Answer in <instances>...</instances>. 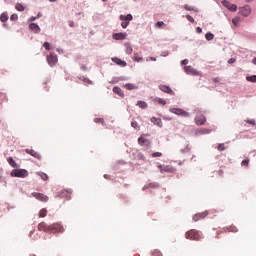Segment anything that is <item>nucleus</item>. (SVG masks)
Returning <instances> with one entry per match:
<instances>
[{"label": "nucleus", "instance_id": "obj_46", "mask_svg": "<svg viewBox=\"0 0 256 256\" xmlns=\"http://www.w3.org/2000/svg\"><path fill=\"white\" fill-rule=\"evenodd\" d=\"M186 18L188 21H190V23H195V18H193L191 15H187Z\"/></svg>", "mask_w": 256, "mask_h": 256}, {"label": "nucleus", "instance_id": "obj_43", "mask_svg": "<svg viewBox=\"0 0 256 256\" xmlns=\"http://www.w3.org/2000/svg\"><path fill=\"white\" fill-rule=\"evenodd\" d=\"M17 19H19V16H18L17 14H12V15L10 16V20H11V21H17Z\"/></svg>", "mask_w": 256, "mask_h": 256}, {"label": "nucleus", "instance_id": "obj_20", "mask_svg": "<svg viewBox=\"0 0 256 256\" xmlns=\"http://www.w3.org/2000/svg\"><path fill=\"white\" fill-rule=\"evenodd\" d=\"M150 121L151 123H153L154 125H157L158 127H163V121L161 120V118L152 117Z\"/></svg>", "mask_w": 256, "mask_h": 256}, {"label": "nucleus", "instance_id": "obj_47", "mask_svg": "<svg viewBox=\"0 0 256 256\" xmlns=\"http://www.w3.org/2000/svg\"><path fill=\"white\" fill-rule=\"evenodd\" d=\"M157 101L160 105H167V102H165L164 99L159 98Z\"/></svg>", "mask_w": 256, "mask_h": 256}, {"label": "nucleus", "instance_id": "obj_49", "mask_svg": "<svg viewBox=\"0 0 256 256\" xmlns=\"http://www.w3.org/2000/svg\"><path fill=\"white\" fill-rule=\"evenodd\" d=\"M197 33H203V29L201 27L196 28Z\"/></svg>", "mask_w": 256, "mask_h": 256}, {"label": "nucleus", "instance_id": "obj_8", "mask_svg": "<svg viewBox=\"0 0 256 256\" xmlns=\"http://www.w3.org/2000/svg\"><path fill=\"white\" fill-rule=\"evenodd\" d=\"M65 231V228L61 224H52L50 225V232L49 233H63Z\"/></svg>", "mask_w": 256, "mask_h": 256}, {"label": "nucleus", "instance_id": "obj_7", "mask_svg": "<svg viewBox=\"0 0 256 256\" xmlns=\"http://www.w3.org/2000/svg\"><path fill=\"white\" fill-rule=\"evenodd\" d=\"M158 169L160 170V173H175V168L171 165L163 166L159 164Z\"/></svg>", "mask_w": 256, "mask_h": 256}, {"label": "nucleus", "instance_id": "obj_37", "mask_svg": "<svg viewBox=\"0 0 256 256\" xmlns=\"http://www.w3.org/2000/svg\"><path fill=\"white\" fill-rule=\"evenodd\" d=\"M94 123H100L101 125H105V120L103 118H95Z\"/></svg>", "mask_w": 256, "mask_h": 256}, {"label": "nucleus", "instance_id": "obj_54", "mask_svg": "<svg viewBox=\"0 0 256 256\" xmlns=\"http://www.w3.org/2000/svg\"><path fill=\"white\" fill-rule=\"evenodd\" d=\"M252 63H254V65H256V57L252 60Z\"/></svg>", "mask_w": 256, "mask_h": 256}, {"label": "nucleus", "instance_id": "obj_17", "mask_svg": "<svg viewBox=\"0 0 256 256\" xmlns=\"http://www.w3.org/2000/svg\"><path fill=\"white\" fill-rule=\"evenodd\" d=\"M195 123L196 125H205V123H207V118H205L203 115L196 116Z\"/></svg>", "mask_w": 256, "mask_h": 256}, {"label": "nucleus", "instance_id": "obj_25", "mask_svg": "<svg viewBox=\"0 0 256 256\" xmlns=\"http://www.w3.org/2000/svg\"><path fill=\"white\" fill-rule=\"evenodd\" d=\"M136 105L137 107H140V109H147V104L145 101H138Z\"/></svg>", "mask_w": 256, "mask_h": 256}, {"label": "nucleus", "instance_id": "obj_60", "mask_svg": "<svg viewBox=\"0 0 256 256\" xmlns=\"http://www.w3.org/2000/svg\"><path fill=\"white\" fill-rule=\"evenodd\" d=\"M214 81H215V83H217V81H218L217 78H215Z\"/></svg>", "mask_w": 256, "mask_h": 256}, {"label": "nucleus", "instance_id": "obj_24", "mask_svg": "<svg viewBox=\"0 0 256 256\" xmlns=\"http://www.w3.org/2000/svg\"><path fill=\"white\" fill-rule=\"evenodd\" d=\"M183 9H185V11H194L195 13H197V9H195V7L193 6H189V4H186L183 6Z\"/></svg>", "mask_w": 256, "mask_h": 256}, {"label": "nucleus", "instance_id": "obj_23", "mask_svg": "<svg viewBox=\"0 0 256 256\" xmlns=\"http://www.w3.org/2000/svg\"><path fill=\"white\" fill-rule=\"evenodd\" d=\"M113 93L116 95H119V97H123V90H121L118 86H115L113 88Z\"/></svg>", "mask_w": 256, "mask_h": 256}, {"label": "nucleus", "instance_id": "obj_44", "mask_svg": "<svg viewBox=\"0 0 256 256\" xmlns=\"http://www.w3.org/2000/svg\"><path fill=\"white\" fill-rule=\"evenodd\" d=\"M152 157H163V153H161V152H154V153H152Z\"/></svg>", "mask_w": 256, "mask_h": 256}, {"label": "nucleus", "instance_id": "obj_29", "mask_svg": "<svg viewBox=\"0 0 256 256\" xmlns=\"http://www.w3.org/2000/svg\"><path fill=\"white\" fill-rule=\"evenodd\" d=\"M125 47H126L125 51H126L127 55H131L133 53V47H131V45H129V44H126Z\"/></svg>", "mask_w": 256, "mask_h": 256}, {"label": "nucleus", "instance_id": "obj_51", "mask_svg": "<svg viewBox=\"0 0 256 256\" xmlns=\"http://www.w3.org/2000/svg\"><path fill=\"white\" fill-rule=\"evenodd\" d=\"M247 123H249V125H255V120H248Z\"/></svg>", "mask_w": 256, "mask_h": 256}, {"label": "nucleus", "instance_id": "obj_9", "mask_svg": "<svg viewBox=\"0 0 256 256\" xmlns=\"http://www.w3.org/2000/svg\"><path fill=\"white\" fill-rule=\"evenodd\" d=\"M57 61H59V59L55 53H51L47 56V63L50 67H54Z\"/></svg>", "mask_w": 256, "mask_h": 256}, {"label": "nucleus", "instance_id": "obj_53", "mask_svg": "<svg viewBox=\"0 0 256 256\" xmlns=\"http://www.w3.org/2000/svg\"><path fill=\"white\" fill-rule=\"evenodd\" d=\"M150 61H157V58L150 57Z\"/></svg>", "mask_w": 256, "mask_h": 256}, {"label": "nucleus", "instance_id": "obj_32", "mask_svg": "<svg viewBox=\"0 0 256 256\" xmlns=\"http://www.w3.org/2000/svg\"><path fill=\"white\" fill-rule=\"evenodd\" d=\"M133 61H136V63H139L143 61V57L139 56V54H134Z\"/></svg>", "mask_w": 256, "mask_h": 256}, {"label": "nucleus", "instance_id": "obj_22", "mask_svg": "<svg viewBox=\"0 0 256 256\" xmlns=\"http://www.w3.org/2000/svg\"><path fill=\"white\" fill-rule=\"evenodd\" d=\"M0 21L2 23H7V21H9V15L7 14V12L1 14Z\"/></svg>", "mask_w": 256, "mask_h": 256}, {"label": "nucleus", "instance_id": "obj_62", "mask_svg": "<svg viewBox=\"0 0 256 256\" xmlns=\"http://www.w3.org/2000/svg\"><path fill=\"white\" fill-rule=\"evenodd\" d=\"M88 83H91V80H88Z\"/></svg>", "mask_w": 256, "mask_h": 256}, {"label": "nucleus", "instance_id": "obj_2", "mask_svg": "<svg viewBox=\"0 0 256 256\" xmlns=\"http://www.w3.org/2000/svg\"><path fill=\"white\" fill-rule=\"evenodd\" d=\"M120 21H122L121 23V27L122 29H127V27H129V23H131V21H133V15L128 14V15H120L119 17Z\"/></svg>", "mask_w": 256, "mask_h": 256}, {"label": "nucleus", "instance_id": "obj_18", "mask_svg": "<svg viewBox=\"0 0 256 256\" xmlns=\"http://www.w3.org/2000/svg\"><path fill=\"white\" fill-rule=\"evenodd\" d=\"M159 89L160 91H163V93H168V95H175V92H173L167 85H160Z\"/></svg>", "mask_w": 256, "mask_h": 256}, {"label": "nucleus", "instance_id": "obj_28", "mask_svg": "<svg viewBox=\"0 0 256 256\" xmlns=\"http://www.w3.org/2000/svg\"><path fill=\"white\" fill-rule=\"evenodd\" d=\"M15 9H16V11H25V6H23V4H21V3H17L15 5Z\"/></svg>", "mask_w": 256, "mask_h": 256}, {"label": "nucleus", "instance_id": "obj_27", "mask_svg": "<svg viewBox=\"0 0 256 256\" xmlns=\"http://www.w3.org/2000/svg\"><path fill=\"white\" fill-rule=\"evenodd\" d=\"M37 175H39L43 181H47V179H49V176H47V174L44 172H37Z\"/></svg>", "mask_w": 256, "mask_h": 256}, {"label": "nucleus", "instance_id": "obj_41", "mask_svg": "<svg viewBox=\"0 0 256 256\" xmlns=\"http://www.w3.org/2000/svg\"><path fill=\"white\" fill-rule=\"evenodd\" d=\"M232 23H233V25H235V27H237V25H239V23H240V20H239V18H233L232 19Z\"/></svg>", "mask_w": 256, "mask_h": 256}, {"label": "nucleus", "instance_id": "obj_1", "mask_svg": "<svg viewBox=\"0 0 256 256\" xmlns=\"http://www.w3.org/2000/svg\"><path fill=\"white\" fill-rule=\"evenodd\" d=\"M202 233L195 230V229H192V230H189L188 232H186L185 234V237L186 239H191L192 241H199L202 237Z\"/></svg>", "mask_w": 256, "mask_h": 256}, {"label": "nucleus", "instance_id": "obj_13", "mask_svg": "<svg viewBox=\"0 0 256 256\" xmlns=\"http://www.w3.org/2000/svg\"><path fill=\"white\" fill-rule=\"evenodd\" d=\"M51 225H47L45 222L38 224V231H44V233H50Z\"/></svg>", "mask_w": 256, "mask_h": 256}, {"label": "nucleus", "instance_id": "obj_50", "mask_svg": "<svg viewBox=\"0 0 256 256\" xmlns=\"http://www.w3.org/2000/svg\"><path fill=\"white\" fill-rule=\"evenodd\" d=\"M228 63H230V64L235 63V58H230V59L228 60Z\"/></svg>", "mask_w": 256, "mask_h": 256}, {"label": "nucleus", "instance_id": "obj_57", "mask_svg": "<svg viewBox=\"0 0 256 256\" xmlns=\"http://www.w3.org/2000/svg\"><path fill=\"white\" fill-rule=\"evenodd\" d=\"M51 3H55V1H57V0H49Z\"/></svg>", "mask_w": 256, "mask_h": 256}, {"label": "nucleus", "instance_id": "obj_12", "mask_svg": "<svg viewBox=\"0 0 256 256\" xmlns=\"http://www.w3.org/2000/svg\"><path fill=\"white\" fill-rule=\"evenodd\" d=\"M184 71L186 75H201V73H199V71H197L192 66H185Z\"/></svg>", "mask_w": 256, "mask_h": 256}, {"label": "nucleus", "instance_id": "obj_39", "mask_svg": "<svg viewBox=\"0 0 256 256\" xmlns=\"http://www.w3.org/2000/svg\"><path fill=\"white\" fill-rule=\"evenodd\" d=\"M43 47L46 49V51H51V45L49 44V42H45L43 44Z\"/></svg>", "mask_w": 256, "mask_h": 256}, {"label": "nucleus", "instance_id": "obj_19", "mask_svg": "<svg viewBox=\"0 0 256 256\" xmlns=\"http://www.w3.org/2000/svg\"><path fill=\"white\" fill-rule=\"evenodd\" d=\"M112 61H113V63H116V65H120V67H127V62H125L117 57L112 58Z\"/></svg>", "mask_w": 256, "mask_h": 256}, {"label": "nucleus", "instance_id": "obj_48", "mask_svg": "<svg viewBox=\"0 0 256 256\" xmlns=\"http://www.w3.org/2000/svg\"><path fill=\"white\" fill-rule=\"evenodd\" d=\"M189 63V60L184 59L181 61V65H187Z\"/></svg>", "mask_w": 256, "mask_h": 256}, {"label": "nucleus", "instance_id": "obj_33", "mask_svg": "<svg viewBox=\"0 0 256 256\" xmlns=\"http://www.w3.org/2000/svg\"><path fill=\"white\" fill-rule=\"evenodd\" d=\"M8 163L10 166L12 167H17V162H15V160L13 159V157H9L8 158Z\"/></svg>", "mask_w": 256, "mask_h": 256}, {"label": "nucleus", "instance_id": "obj_5", "mask_svg": "<svg viewBox=\"0 0 256 256\" xmlns=\"http://www.w3.org/2000/svg\"><path fill=\"white\" fill-rule=\"evenodd\" d=\"M32 197L37 199V201H41L42 203H47V201H49V197L47 195L39 192L32 193Z\"/></svg>", "mask_w": 256, "mask_h": 256}, {"label": "nucleus", "instance_id": "obj_30", "mask_svg": "<svg viewBox=\"0 0 256 256\" xmlns=\"http://www.w3.org/2000/svg\"><path fill=\"white\" fill-rule=\"evenodd\" d=\"M131 127H133V129H136V131H139L141 129V126H139V123H137V121L131 122Z\"/></svg>", "mask_w": 256, "mask_h": 256}, {"label": "nucleus", "instance_id": "obj_26", "mask_svg": "<svg viewBox=\"0 0 256 256\" xmlns=\"http://www.w3.org/2000/svg\"><path fill=\"white\" fill-rule=\"evenodd\" d=\"M205 37L207 41H213V39H215V35L211 32L206 33Z\"/></svg>", "mask_w": 256, "mask_h": 256}, {"label": "nucleus", "instance_id": "obj_40", "mask_svg": "<svg viewBox=\"0 0 256 256\" xmlns=\"http://www.w3.org/2000/svg\"><path fill=\"white\" fill-rule=\"evenodd\" d=\"M225 149H227V147H225L224 143L218 145V151H225Z\"/></svg>", "mask_w": 256, "mask_h": 256}, {"label": "nucleus", "instance_id": "obj_56", "mask_svg": "<svg viewBox=\"0 0 256 256\" xmlns=\"http://www.w3.org/2000/svg\"><path fill=\"white\" fill-rule=\"evenodd\" d=\"M39 17H41V13H38V15H37V19H39Z\"/></svg>", "mask_w": 256, "mask_h": 256}, {"label": "nucleus", "instance_id": "obj_31", "mask_svg": "<svg viewBox=\"0 0 256 256\" xmlns=\"http://www.w3.org/2000/svg\"><path fill=\"white\" fill-rule=\"evenodd\" d=\"M227 231H229V233H237V226H230L226 228Z\"/></svg>", "mask_w": 256, "mask_h": 256}, {"label": "nucleus", "instance_id": "obj_59", "mask_svg": "<svg viewBox=\"0 0 256 256\" xmlns=\"http://www.w3.org/2000/svg\"><path fill=\"white\" fill-rule=\"evenodd\" d=\"M247 1V3H249V2H251V1H253V0H246Z\"/></svg>", "mask_w": 256, "mask_h": 256}, {"label": "nucleus", "instance_id": "obj_35", "mask_svg": "<svg viewBox=\"0 0 256 256\" xmlns=\"http://www.w3.org/2000/svg\"><path fill=\"white\" fill-rule=\"evenodd\" d=\"M125 87L126 89H128V91H133V89H137V87L131 83L126 84Z\"/></svg>", "mask_w": 256, "mask_h": 256}, {"label": "nucleus", "instance_id": "obj_34", "mask_svg": "<svg viewBox=\"0 0 256 256\" xmlns=\"http://www.w3.org/2000/svg\"><path fill=\"white\" fill-rule=\"evenodd\" d=\"M246 81H250V83H256V75L247 76Z\"/></svg>", "mask_w": 256, "mask_h": 256}, {"label": "nucleus", "instance_id": "obj_16", "mask_svg": "<svg viewBox=\"0 0 256 256\" xmlns=\"http://www.w3.org/2000/svg\"><path fill=\"white\" fill-rule=\"evenodd\" d=\"M207 215H209V213L207 211L195 214L193 216V221H195V222L201 221V219H205L207 217Z\"/></svg>", "mask_w": 256, "mask_h": 256}, {"label": "nucleus", "instance_id": "obj_6", "mask_svg": "<svg viewBox=\"0 0 256 256\" xmlns=\"http://www.w3.org/2000/svg\"><path fill=\"white\" fill-rule=\"evenodd\" d=\"M147 134H142L139 138H138V145H140L141 147H143V145H145L146 147H149V145H151V140L147 139Z\"/></svg>", "mask_w": 256, "mask_h": 256}, {"label": "nucleus", "instance_id": "obj_45", "mask_svg": "<svg viewBox=\"0 0 256 256\" xmlns=\"http://www.w3.org/2000/svg\"><path fill=\"white\" fill-rule=\"evenodd\" d=\"M241 165L244 167H249V159L243 160Z\"/></svg>", "mask_w": 256, "mask_h": 256}, {"label": "nucleus", "instance_id": "obj_10", "mask_svg": "<svg viewBox=\"0 0 256 256\" xmlns=\"http://www.w3.org/2000/svg\"><path fill=\"white\" fill-rule=\"evenodd\" d=\"M222 5H223V7H226V9H228V11H232V13H235V11H237V5L231 4V2H229L227 0H223Z\"/></svg>", "mask_w": 256, "mask_h": 256}, {"label": "nucleus", "instance_id": "obj_38", "mask_svg": "<svg viewBox=\"0 0 256 256\" xmlns=\"http://www.w3.org/2000/svg\"><path fill=\"white\" fill-rule=\"evenodd\" d=\"M163 26H165V22H163V21H158L155 24V27H157L158 29H161Z\"/></svg>", "mask_w": 256, "mask_h": 256}, {"label": "nucleus", "instance_id": "obj_55", "mask_svg": "<svg viewBox=\"0 0 256 256\" xmlns=\"http://www.w3.org/2000/svg\"><path fill=\"white\" fill-rule=\"evenodd\" d=\"M35 19H37L36 17H32L30 18V21H35Z\"/></svg>", "mask_w": 256, "mask_h": 256}, {"label": "nucleus", "instance_id": "obj_21", "mask_svg": "<svg viewBox=\"0 0 256 256\" xmlns=\"http://www.w3.org/2000/svg\"><path fill=\"white\" fill-rule=\"evenodd\" d=\"M29 29L31 31H34V33H40L41 32V27H39V25L35 24V23H31L29 25Z\"/></svg>", "mask_w": 256, "mask_h": 256}, {"label": "nucleus", "instance_id": "obj_15", "mask_svg": "<svg viewBox=\"0 0 256 256\" xmlns=\"http://www.w3.org/2000/svg\"><path fill=\"white\" fill-rule=\"evenodd\" d=\"M112 37L116 41H125L127 39V33H114Z\"/></svg>", "mask_w": 256, "mask_h": 256}, {"label": "nucleus", "instance_id": "obj_58", "mask_svg": "<svg viewBox=\"0 0 256 256\" xmlns=\"http://www.w3.org/2000/svg\"><path fill=\"white\" fill-rule=\"evenodd\" d=\"M141 159L145 160V156L142 155V156H141Z\"/></svg>", "mask_w": 256, "mask_h": 256}, {"label": "nucleus", "instance_id": "obj_52", "mask_svg": "<svg viewBox=\"0 0 256 256\" xmlns=\"http://www.w3.org/2000/svg\"><path fill=\"white\" fill-rule=\"evenodd\" d=\"M69 27H75V22L69 21Z\"/></svg>", "mask_w": 256, "mask_h": 256}, {"label": "nucleus", "instance_id": "obj_14", "mask_svg": "<svg viewBox=\"0 0 256 256\" xmlns=\"http://www.w3.org/2000/svg\"><path fill=\"white\" fill-rule=\"evenodd\" d=\"M25 153H27L28 155H31L32 157H34V159H38L39 161H41V154H39V152L33 149H26Z\"/></svg>", "mask_w": 256, "mask_h": 256}, {"label": "nucleus", "instance_id": "obj_42", "mask_svg": "<svg viewBox=\"0 0 256 256\" xmlns=\"http://www.w3.org/2000/svg\"><path fill=\"white\" fill-rule=\"evenodd\" d=\"M152 255H153V256H163V254H162L161 251H159V250H154V251L152 252Z\"/></svg>", "mask_w": 256, "mask_h": 256}, {"label": "nucleus", "instance_id": "obj_4", "mask_svg": "<svg viewBox=\"0 0 256 256\" xmlns=\"http://www.w3.org/2000/svg\"><path fill=\"white\" fill-rule=\"evenodd\" d=\"M170 113H173L174 115H179L180 117H190L191 115L189 112L181 109V108H170Z\"/></svg>", "mask_w": 256, "mask_h": 256}, {"label": "nucleus", "instance_id": "obj_3", "mask_svg": "<svg viewBox=\"0 0 256 256\" xmlns=\"http://www.w3.org/2000/svg\"><path fill=\"white\" fill-rule=\"evenodd\" d=\"M29 176V172L25 169H14L11 172V177H20L25 179V177Z\"/></svg>", "mask_w": 256, "mask_h": 256}, {"label": "nucleus", "instance_id": "obj_36", "mask_svg": "<svg viewBox=\"0 0 256 256\" xmlns=\"http://www.w3.org/2000/svg\"><path fill=\"white\" fill-rule=\"evenodd\" d=\"M39 217H47V210L45 208L40 210Z\"/></svg>", "mask_w": 256, "mask_h": 256}, {"label": "nucleus", "instance_id": "obj_61", "mask_svg": "<svg viewBox=\"0 0 256 256\" xmlns=\"http://www.w3.org/2000/svg\"><path fill=\"white\" fill-rule=\"evenodd\" d=\"M103 1V3H106V1H108V0H102Z\"/></svg>", "mask_w": 256, "mask_h": 256}, {"label": "nucleus", "instance_id": "obj_11", "mask_svg": "<svg viewBox=\"0 0 256 256\" xmlns=\"http://www.w3.org/2000/svg\"><path fill=\"white\" fill-rule=\"evenodd\" d=\"M239 13L242 17H249L251 15V7L249 5L241 7L239 8Z\"/></svg>", "mask_w": 256, "mask_h": 256}]
</instances>
